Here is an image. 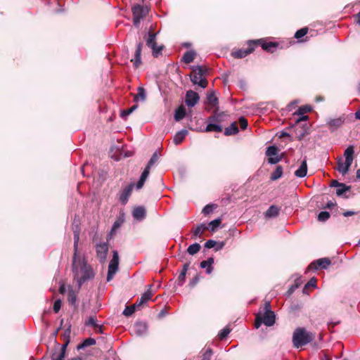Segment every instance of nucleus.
I'll return each mask as SVG.
<instances>
[{
    "label": "nucleus",
    "mask_w": 360,
    "mask_h": 360,
    "mask_svg": "<svg viewBox=\"0 0 360 360\" xmlns=\"http://www.w3.org/2000/svg\"><path fill=\"white\" fill-rule=\"evenodd\" d=\"M276 316L273 311L271 310L270 302H265L262 310H261L256 316L255 326L258 328L262 323L266 326H271L274 324Z\"/></svg>",
    "instance_id": "nucleus-1"
},
{
    "label": "nucleus",
    "mask_w": 360,
    "mask_h": 360,
    "mask_svg": "<svg viewBox=\"0 0 360 360\" xmlns=\"http://www.w3.org/2000/svg\"><path fill=\"white\" fill-rule=\"evenodd\" d=\"M315 334L309 332L304 328H297L292 335V344L294 347L300 348L312 342Z\"/></svg>",
    "instance_id": "nucleus-2"
},
{
    "label": "nucleus",
    "mask_w": 360,
    "mask_h": 360,
    "mask_svg": "<svg viewBox=\"0 0 360 360\" xmlns=\"http://www.w3.org/2000/svg\"><path fill=\"white\" fill-rule=\"evenodd\" d=\"M190 74L191 81L193 84H198L199 86L205 89L207 86L208 81L205 77L210 69L206 66L193 65L191 67Z\"/></svg>",
    "instance_id": "nucleus-3"
},
{
    "label": "nucleus",
    "mask_w": 360,
    "mask_h": 360,
    "mask_svg": "<svg viewBox=\"0 0 360 360\" xmlns=\"http://www.w3.org/2000/svg\"><path fill=\"white\" fill-rule=\"evenodd\" d=\"M157 33L153 32H148V37L146 40V45L152 49V55L158 58L162 55V51L165 49L164 45L158 46L156 43Z\"/></svg>",
    "instance_id": "nucleus-4"
},
{
    "label": "nucleus",
    "mask_w": 360,
    "mask_h": 360,
    "mask_svg": "<svg viewBox=\"0 0 360 360\" xmlns=\"http://www.w3.org/2000/svg\"><path fill=\"white\" fill-rule=\"evenodd\" d=\"M158 160V155L157 153H154L153 155H152L151 158L150 159L149 162H148L147 166L143 171L139 180L138 181V182L136 184V189H138V190L141 189L143 186L146 179L148 177V175L150 174V170L151 167Z\"/></svg>",
    "instance_id": "nucleus-5"
},
{
    "label": "nucleus",
    "mask_w": 360,
    "mask_h": 360,
    "mask_svg": "<svg viewBox=\"0 0 360 360\" xmlns=\"http://www.w3.org/2000/svg\"><path fill=\"white\" fill-rule=\"evenodd\" d=\"M133 22L135 26L140 24L141 20L143 19L148 13L147 7H143L140 4L134 5L132 8Z\"/></svg>",
    "instance_id": "nucleus-6"
},
{
    "label": "nucleus",
    "mask_w": 360,
    "mask_h": 360,
    "mask_svg": "<svg viewBox=\"0 0 360 360\" xmlns=\"http://www.w3.org/2000/svg\"><path fill=\"white\" fill-rule=\"evenodd\" d=\"M255 49L258 46H261L262 49L269 53H274V49L278 46V43L275 41H266L264 39H254L252 40Z\"/></svg>",
    "instance_id": "nucleus-7"
},
{
    "label": "nucleus",
    "mask_w": 360,
    "mask_h": 360,
    "mask_svg": "<svg viewBox=\"0 0 360 360\" xmlns=\"http://www.w3.org/2000/svg\"><path fill=\"white\" fill-rule=\"evenodd\" d=\"M118 266H119L118 252H117V251L114 250L112 258L110 260V264L108 265V275H107L108 281H110L112 278L113 276L115 274V273L117 271Z\"/></svg>",
    "instance_id": "nucleus-8"
},
{
    "label": "nucleus",
    "mask_w": 360,
    "mask_h": 360,
    "mask_svg": "<svg viewBox=\"0 0 360 360\" xmlns=\"http://www.w3.org/2000/svg\"><path fill=\"white\" fill-rule=\"evenodd\" d=\"M96 256L100 263H104L106 260L109 245L108 242H103L96 244L95 246Z\"/></svg>",
    "instance_id": "nucleus-9"
},
{
    "label": "nucleus",
    "mask_w": 360,
    "mask_h": 360,
    "mask_svg": "<svg viewBox=\"0 0 360 360\" xmlns=\"http://www.w3.org/2000/svg\"><path fill=\"white\" fill-rule=\"evenodd\" d=\"M248 48L247 49H236L232 51L231 56L234 58H243L247 56L248 55L252 53L255 49L254 47V44L252 40H248L247 41Z\"/></svg>",
    "instance_id": "nucleus-10"
},
{
    "label": "nucleus",
    "mask_w": 360,
    "mask_h": 360,
    "mask_svg": "<svg viewBox=\"0 0 360 360\" xmlns=\"http://www.w3.org/2000/svg\"><path fill=\"white\" fill-rule=\"evenodd\" d=\"M134 186V183H131L119 191L117 195L122 205H124L128 202Z\"/></svg>",
    "instance_id": "nucleus-11"
},
{
    "label": "nucleus",
    "mask_w": 360,
    "mask_h": 360,
    "mask_svg": "<svg viewBox=\"0 0 360 360\" xmlns=\"http://www.w3.org/2000/svg\"><path fill=\"white\" fill-rule=\"evenodd\" d=\"M331 264V261L328 257L316 259L312 262L307 267V271H316L319 269H326Z\"/></svg>",
    "instance_id": "nucleus-12"
},
{
    "label": "nucleus",
    "mask_w": 360,
    "mask_h": 360,
    "mask_svg": "<svg viewBox=\"0 0 360 360\" xmlns=\"http://www.w3.org/2000/svg\"><path fill=\"white\" fill-rule=\"evenodd\" d=\"M200 96L198 93L193 90L186 92L185 103L188 107L195 106L199 101Z\"/></svg>",
    "instance_id": "nucleus-13"
},
{
    "label": "nucleus",
    "mask_w": 360,
    "mask_h": 360,
    "mask_svg": "<svg viewBox=\"0 0 360 360\" xmlns=\"http://www.w3.org/2000/svg\"><path fill=\"white\" fill-rule=\"evenodd\" d=\"M226 115L224 112L219 111V107H217L212 114L207 118L208 122H214L219 124L224 121V117Z\"/></svg>",
    "instance_id": "nucleus-14"
},
{
    "label": "nucleus",
    "mask_w": 360,
    "mask_h": 360,
    "mask_svg": "<svg viewBox=\"0 0 360 360\" xmlns=\"http://www.w3.org/2000/svg\"><path fill=\"white\" fill-rule=\"evenodd\" d=\"M143 48V43L139 42L137 46L136 51L134 52V58L131 59V61L134 63L135 68H139L141 64V51Z\"/></svg>",
    "instance_id": "nucleus-15"
},
{
    "label": "nucleus",
    "mask_w": 360,
    "mask_h": 360,
    "mask_svg": "<svg viewBox=\"0 0 360 360\" xmlns=\"http://www.w3.org/2000/svg\"><path fill=\"white\" fill-rule=\"evenodd\" d=\"M152 285H148L147 286L148 289L146 290V292H145L141 297V298L136 302V304H137V307H141V305H143L144 303L147 302L148 301H149L153 293L152 292Z\"/></svg>",
    "instance_id": "nucleus-16"
},
{
    "label": "nucleus",
    "mask_w": 360,
    "mask_h": 360,
    "mask_svg": "<svg viewBox=\"0 0 360 360\" xmlns=\"http://www.w3.org/2000/svg\"><path fill=\"white\" fill-rule=\"evenodd\" d=\"M295 127L297 138L300 141H301L307 134H309V127L307 124L299 125L297 127L295 124Z\"/></svg>",
    "instance_id": "nucleus-17"
},
{
    "label": "nucleus",
    "mask_w": 360,
    "mask_h": 360,
    "mask_svg": "<svg viewBox=\"0 0 360 360\" xmlns=\"http://www.w3.org/2000/svg\"><path fill=\"white\" fill-rule=\"evenodd\" d=\"M146 215V211L144 207L139 206L134 209L132 212V216L134 219L141 221L145 218Z\"/></svg>",
    "instance_id": "nucleus-18"
},
{
    "label": "nucleus",
    "mask_w": 360,
    "mask_h": 360,
    "mask_svg": "<svg viewBox=\"0 0 360 360\" xmlns=\"http://www.w3.org/2000/svg\"><path fill=\"white\" fill-rule=\"evenodd\" d=\"M82 270L83 271L84 274L79 279V285L85 282L86 280L94 277V273L92 270L91 268L87 267L85 264H84L83 266L82 267Z\"/></svg>",
    "instance_id": "nucleus-19"
},
{
    "label": "nucleus",
    "mask_w": 360,
    "mask_h": 360,
    "mask_svg": "<svg viewBox=\"0 0 360 360\" xmlns=\"http://www.w3.org/2000/svg\"><path fill=\"white\" fill-rule=\"evenodd\" d=\"M337 165H338V166H337L336 169H338V171L340 173H341L343 175L346 174L348 172V171L352 165L351 163L347 164V162H346V161L343 162L342 158H340L338 160Z\"/></svg>",
    "instance_id": "nucleus-20"
},
{
    "label": "nucleus",
    "mask_w": 360,
    "mask_h": 360,
    "mask_svg": "<svg viewBox=\"0 0 360 360\" xmlns=\"http://www.w3.org/2000/svg\"><path fill=\"white\" fill-rule=\"evenodd\" d=\"M188 268H189V263H186L183 265V269L181 271L180 274L179 275L177 280L176 281V283H177L178 285L181 286L184 283V282L186 281V273H187Z\"/></svg>",
    "instance_id": "nucleus-21"
},
{
    "label": "nucleus",
    "mask_w": 360,
    "mask_h": 360,
    "mask_svg": "<svg viewBox=\"0 0 360 360\" xmlns=\"http://www.w3.org/2000/svg\"><path fill=\"white\" fill-rule=\"evenodd\" d=\"M148 329L147 324L143 322H136L133 326L134 333L138 335L144 334Z\"/></svg>",
    "instance_id": "nucleus-22"
},
{
    "label": "nucleus",
    "mask_w": 360,
    "mask_h": 360,
    "mask_svg": "<svg viewBox=\"0 0 360 360\" xmlns=\"http://www.w3.org/2000/svg\"><path fill=\"white\" fill-rule=\"evenodd\" d=\"M307 174V160L304 159L300 167L295 172V175L297 176V177H299V178H302V177H304Z\"/></svg>",
    "instance_id": "nucleus-23"
},
{
    "label": "nucleus",
    "mask_w": 360,
    "mask_h": 360,
    "mask_svg": "<svg viewBox=\"0 0 360 360\" xmlns=\"http://www.w3.org/2000/svg\"><path fill=\"white\" fill-rule=\"evenodd\" d=\"M281 207L276 205H271L266 211L264 216L267 218L276 217L279 214Z\"/></svg>",
    "instance_id": "nucleus-24"
},
{
    "label": "nucleus",
    "mask_w": 360,
    "mask_h": 360,
    "mask_svg": "<svg viewBox=\"0 0 360 360\" xmlns=\"http://www.w3.org/2000/svg\"><path fill=\"white\" fill-rule=\"evenodd\" d=\"M196 56V53L193 50L188 51L184 53V54L182 56L181 61L189 64L193 61Z\"/></svg>",
    "instance_id": "nucleus-25"
},
{
    "label": "nucleus",
    "mask_w": 360,
    "mask_h": 360,
    "mask_svg": "<svg viewBox=\"0 0 360 360\" xmlns=\"http://www.w3.org/2000/svg\"><path fill=\"white\" fill-rule=\"evenodd\" d=\"M188 134V131L186 129H182L180 131H178L174 136L173 141L175 145H179L183 142L186 136Z\"/></svg>",
    "instance_id": "nucleus-26"
},
{
    "label": "nucleus",
    "mask_w": 360,
    "mask_h": 360,
    "mask_svg": "<svg viewBox=\"0 0 360 360\" xmlns=\"http://www.w3.org/2000/svg\"><path fill=\"white\" fill-rule=\"evenodd\" d=\"M223 131V128L220 124H216L214 122H209L207 125L206 128L204 129V132H221Z\"/></svg>",
    "instance_id": "nucleus-27"
},
{
    "label": "nucleus",
    "mask_w": 360,
    "mask_h": 360,
    "mask_svg": "<svg viewBox=\"0 0 360 360\" xmlns=\"http://www.w3.org/2000/svg\"><path fill=\"white\" fill-rule=\"evenodd\" d=\"M138 93L136 94H132L134 96V101L138 102L139 100L142 101H146V94L145 89L143 86H139L137 89Z\"/></svg>",
    "instance_id": "nucleus-28"
},
{
    "label": "nucleus",
    "mask_w": 360,
    "mask_h": 360,
    "mask_svg": "<svg viewBox=\"0 0 360 360\" xmlns=\"http://www.w3.org/2000/svg\"><path fill=\"white\" fill-rule=\"evenodd\" d=\"M79 233H75L74 234V248H75V253L73 257V262H72V269L73 270L76 269L77 267V245H78V241H79Z\"/></svg>",
    "instance_id": "nucleus-29"
},
{
    "label": "nucleus",
    "mask_w": 360,
    "mask_h": 360,
    "mask_svg": "<svg viewBox=\"0 0 360 360\" xmlns=\"http://www.w3.org/2000/svg\"><path fill=\"white\" fill-rule=\"evenodd\" d=\"M354 146H349L347 148V149L345 150L344 156L345 157V161L348 163L352 164L353 159H354Z\"/></svg>",
    "instance_id": "nucleus-30"
},
{
    "label": "nucleus",
    "mask_w": 360,
    "mask_h": 360,
    "mask_svg": "<svg viewBox=\"0 0 360 360\" xmlns=\"http://www.w3.org/2000/svg\"><path fill=\"white\" fill-rule=\"evenodd\" d=\"M238 131H239V130H238L237 123L236 122H233V123H231V124L229 127L225 128L224 135L225 136L235 135Z\"/></svg>",
    "instance_id": "nucleus-31"
},
{
    "label": "nucleus",
    "mask_w": 360,
    "mask_h": 360,
    "mask_svg": "<svg viewBox=\"0 0 360 360\" xmlns=\"http://www.w3.org/2000/svg\"><path fill=\"white\" fill-rule=\"evenodd\" d=\"M70 334H71V326L70 325L68 328H66L61 335V338L63 340V345L64 347H67L68 344L70 342Z\"/></svg>",
    "instance_id": "nucleus-32"
},
{
    "label": "nucleus",
    "mask_w": 360,
    "mask_h": 360,
    "mask_svg": "<svg viewBox=\"0 0 360 360\" xmlns=\"http://www.w3.org/2000/svg\"><path fill=\"white\" fill-rule=\"evenodd\" d=\"M207 105L210 107L214 108V109L218 107L219 101L217 97L214 95V93H211L207 95Z\"/></svg>",
    "instance_id": "nucleus-33"
},
{
    "label": "nucleus",
    "mask_w": 360,
    "mask_h": 360,
    "mask_svg": "<svg viewBox=\"0 0 360 360\" xmlns=\"http://www.w3.org/2000/svg\"><path fill=\"white\" fill-rule=\"evenodd\" d=\"M186 116V109L181 105L175 110L174 120L179 122Z\"/></svg>",
    "instance_id": "nucleus-34"
},
{
    "label": "nucleus",
    "mask_w": 360,
    "mask_h": 360,
    "mask_svg": "<svg viewBox=\"0 0 360 360\" xmlns=\"http://www.w3.org/2000/svg\"><path fill=\"white\" fill-rule=\"evenodd\" d=\"M344 123V119L342 117H338L336 119H333L328 122V125L330 128L333 130L338 129Z\"/></svg>",
    "instance_id": "nucleus-35"
},
{
    "label": "nucleus",
    "mask_w": 360,
    "mask_h": 360,
    "mask_svg": "<svg viewBox=\"0 0 360 360\" xmlns=\"http://www.w3.org/2000/svg\"><path fill=\"white\" fill-rule=\"evenodd\" d=\"M77 292L72 289H70L68 293V302L75 306L77 302Z\"/></svg>",
    "instance_id": "nucleus-36"
},
{
    "label": "nucleus",
    "mask_w": 360,
    "mask_h": 360,
    "mask_svg": "<svg viewBox=\"0 0 360 360\" xmlns=\"http://www.w3.org/2000/svg\"><path fill=\"white\" fill-rule=\"evenodd\" d=\"M96 344V340L92 338H89L84 340L81 344H79L77 347V349H84L86 347L94 345Z\"/></svg>",
    "instance_id": "nucleus-37"
},
{
    "label": "nucleus",
    "mask_w": 360,
    "mask_h": 360,
    "mask_svg": "<svg viewBox=\"0 0 360 360\" xmlns=\"http://www.w3.org/2000/svg\"><path fill=\"white\" fill-rule=\"evenodd\" d=\"M283 175V167L281 165H278L275 171L271 174V180L276 181L281 178Z\"/></svg>",
    "instance_id": "nucleus-38"
},
{
    "label": "nucleus",
    "mask_w": 360,
    "mask_h": 360,
    "mask_svg": "<svg viewBox=\"0 0 360 360\" xmlns=\"http://www.w3.org/2000/svg\"><path fill=\"white\" fill-rule=\"evenodd\" d=\"M312 110L311 105H305L300 107L298 110L293 114L294 115H303L305 113L310 112Z\"/></svg>",
    "instance_id": "nucleus-39"
},
{
    "label": "nucleus",
    "mask_w": 360,
    "mask_h": 360,
    "mask_svg": "<svg viewBox=\"0 0 360 360\" xmlns=\"http://www.w3.org/2000/svg\"><path fill=\"white\" fill-rule=\"evenodd\" d=\"M350 190V186H347L345 184L342 183L341 185L336 189V195L338 196H342L347 191H349Z\"/></svg>",
    "instance_id": "nucleus-40"
},
{
    "label": "nucleus",
    "mask_w": 360,
    "mask_h": 360,
    "mask_svg": "<svg viewBox=\"0 0 360 360\" xmlns=\"http://www.w3.org/2000/svg\"><path fill=\"white\" fill-rule=\"evenodd\" d=\"M207 229H208V227L205 224H201L193 231V234L195 237L200 236Z\"/></svg>",
    "instance_id": "nucleus-41"
},
{
    "label": "nucleus",
    "mask_w": 360,
    "mask_h": 360,
    "mask_svg": "<svg viewBox=\"0 0 360 360\" xmlns=\"http://www.w3.org/2000/svg\"><path fill=\"white\" fill-rule=\"evenodd\" d=\"M302 284V281L301 280V278H297L295 281V283L292 284L290 288L287 291V295L288 296H290L293 292L295 290V289L298 288Z\"/></svg>",
    "instance_id": "nucleus-42"
},
{
    "label": "nucleus",
    "mask_w": 360,
    "mask_h": 360,
    "mask_svg": "<svg viewBox=\"0 0 360 360\" xmlns=\"http://www.w3.org/2000/svg\"><path fill=\"white\" fill-rule=\"evenodd\" d=\"M200 248H201L200 245L199 243H195L194 244L191 245L188 248L187 252L189 255H193L198 253L200 251Z\"/></svg>",
    "instance_id": "nucleus-43"
},
{
    "label": "nucleus",
    "mask_w": 360,
    "mask_h": 360,
    "mask_svg": "<svg viewBox=\"0 0 360 360\" xmlns=\"http://www.w3.org/2000/svg\"><path fill=\"white\" fill-rule=\"evenodd\" d=\"M212 355V349L210 347L207 348L205 351L202 352V355L200 356V360H211Z\"/></svg>",
    "instance_id": "nucleus-44"
},
{
    "label": "nucleus",
    "mask_w": 360,
    "mask_h": 360,
    "mask_svg": "<svg viewBox=\"0 0 360 360\" xmlns=\"http://www.w3.org/2000/svg\"><path fill=\"white\" fill-rule=\"evenodd\" d=\"M97 319L96 316H91L85 321V326H92L94 328L98 327Z\"/></svg>",
    "instance_id": "nucleus-45"
},
{
    "label": "nucleus",
    "mask_w": 360,
    "mask_h": 360,
    "mask_svg": "<svg viewBox=\"0 0 360 360\" xmlns=\"http://www.w3.org/2000/svg\"><path fill=\"white\" fill-rule=\"evenodd\" d=\"M308 31H309V29L308 27H302L300 30H298L295 35H294V37L297 39H301L302 37H303L304 36H305L307 33H308Z\"/></svg>",
    "instance_id": "nucleus-46"
},
{
    "label": "nucleus",
    "mask_w": 360,
    "mask_h": 360,
    "mask_svg": "<svg viewBox=\"0 0 360 360\" xmlns=\"http://www.w3.org/2000/svg\"><path fill=\"white\" fill-rule=\"evenodd\" d=\"M136 307H138L136 304L127 306L122 314L126 316H129L134 313Z\"/></svg>",
    "instance_id": "nucleus-47"
},
{
    "label": "nucleus",
    "mask_w": 360,
    "mask_h": 360,
    "mask_svg": "<svg viewBox=\"0 0 360 360\" xmlns=\"http://www.w3.org/2000/svg\"><path fill=\"white\" fill-rule=\"evenodd\" d=\"M138 105L135 104L132 105L131 108L124 110L121 112V117L125 119L128 115H129L131 112H133L136 109H137Z\"/></svg>",
    "instance_id": "nucleus-48"
},
{
    "label": "nucleus",
    "mask_w": 360,
    "mask_h": 360,
    "mask_svg": "<svg viewBox=\"0 0 360 360\" xmlns=\"http://www.w3.org/2000/svg\"><path fill=\"white\" fill-rule=\"evenodd\" d=\"M278 149L276 146H271L267 148V150L266 151V155L267 156H269V158H270L271 156L276 155L278 153Z\"/></svg>",
    "instance_id": "nucleus-49"
},
{
    "label": "nucleus",
    "mask_w": 360,
    "mask_h": 360,
    "mask_svg": "<svg viewBox=\"0 0 360 360\" xmlns=\"http://www.w3.org/2000/svg\"><path fill=\"white\" fill-rule=\"evenodd\" d=\"M230 332L231 329L228 326H226L220 330V332L218 334V337L220 340H223L228 336Z\"/></svg>",
    "instance_id": "nucleus-50"
},
{
    "label": "nucleus",
    "mask_w": 360,
    "mask_h": 360,
    "mask_svg": "<svg viewBox=\"0 0 360 360\" xmlns=\"http://www.w3.org/2000/svg\"><path fill=\"white\" fill-rule=\"evenodd\" d=\"M221 223V219L219 218L210 221L209 224V226L210 227V231L212 232L216 230V229L218 226H219Z\"/></svg>",
    "instance_id": "nucleus-51"
},
{
    "label": "nucleus",
    "mask_w": 360,
    "mask_h": 360,
    "mask_svg": "<svg viewBox=\"0 0 360 360\" xmlns=\"http://www.w3.org/2000/svg\"><path fill=\"white\" fill-rule=\"evenodd\" d=\"M217 207V205H214V204H209V205H207L203 209H202V212L207 215V214H209L210 213H211L213 210L214 208Z\"/></svg>",
    "instance_id": "nucleus-52"
},
{
    "label": "nucleus",
    "mask_w": 360,
    "mask_h": 360,
    "mask_svg": "<svg viewBox=\"0 0 360 360\" xmlns=\"http://www.w3.org/2000/svg\"><path fill=\"white\" fill-rule=\"evenodd\" d=\"M330 218V214L328 212L323 211L321 212L318 215V219L320 221H326Z\"/></svg>",
    "instance_id": "nucleus-53"
},
{
    "label": "nucleus",
    "mask_w": 360,
    "mask_h": 360,
    "mask_svg": "<svg viewBox=\"0 0 360 360\" xmlns=\"http://www.w3.org/2000/svg\"><path fill=\"white\" fill-rule=\"evenodd\" d=\"M200 276L199 274H195L192 279H191L188 285L191 288H194L200 281Z\"/></svg>",
    "instance_id": "nucleus-54"
},
{
    "label": "nucleus",
    "mask_w": 360,
    "mask_h": 360,
    "mask_svg": "<svg viewBox=\"0 0 360 360\" xmlns=\"http://www.w3.org/2000/svg\"><path fill=\"white\" fill-rule=\"evenodd\" d=\"M200 266L202 268V269H205L206 268V273L208 274H210L212 272V270H213V267L212 266H210L207 262L205 260H203L200 262Z\"/></svg>",
    "instance_id": "nucleus-55"
},
{
    "label": "nucleus",
    "mask_w": 360,
    "mask_h": 360,
    "mask_svg": "<svg viewBox=\"0 0 360 360\" xmlns=\"http://www.w3.org/2000/svg\"><path fill=\"white\" fill-rule=\"evenodd\" d=\"M238 123L240 124V128L244 130L246 129L248 127V120L244 117H240L238 120Z\"/></svg>",
    "instance_id": "nucleus-56"
},
{
    "label": "nucleus",
    "mask_w": 360,
    "mask_h": 360,
    "mask_svg": "<svg viewBox=\"0 0 360 360\" xmlns=\"http://www.w3.org/2000/svg\"><path fill=\"white\" fill-rule=\"evenodd\" d=\"M316 283V279L315 278H311L307 284L304 285V288L303 289V292L304 293L306 291V289L309 287H315Z\"/></svg>",
    "instance_id": "nucleus-57"
},
{
    "label": "nucleus",
    "mask_w": 360,
    "mask_h": 360,
    "mask_svg": "<svg viewBox=\"0 0 360 360\" xmlns=\"http://www.w3.org/2000/svg\"><path fill=\"white\" fill-rule=\"evenodd\" d=\"M62 302L60 299L55 301L53 304V311L55 313H58L61 307Z\"/></svg>",
    "instance_id": "nucleus-58"
},
{
    "label": "nucleus",
    "mask_w": 360,
    "mask_h": 360,
    "mask_svg": "<svg viewBox=\"0 0 360 360\" xmlns=\"http://www.w3.org/2000/svg\"><path fill=\"white\" fill-rule=\"evenodd\" d=\"M309 119V116L308 115H302L301 117H298L296 121H295V124H296V126H299V125H302V124H301V122L302 121H307V120Z\"/></svg>",
    "instance_id": "nucleus-59"
},
{
    "label": "nucleus",
    "mask_w": 360,
    "mask_h": 360,
    "mask_svg": "<svg viewBox=\"0 0 360 360\" xmlns=\"http://www.w3.org/2000/svg\"><path fill=\"white\" fill-rule=\"evenodd\" d=\"M217 243L215 240H208L205 244V247L207 248H214L215 245H216Z\"/></svg>",
    "instance_id": "nucleus-60"
},
{
    "label": "nucleus",
    "mask_w": 360,
    "mask_h": 360,
    "mask_svg": "<svg viewBox=\"0 0 360 360\" xmlns=\"http://www.w3.org/2000/svg\"><path fill=\"white\" fill-rule=\"evenodd\" d=\"M340 323V321H337V322H330L328 323V330L330 332V333H333L334 332V327L339 324Z\"/></svg>",
    "instance_id": "nucleus-61"
},
{
    "label": "nucleus",
    "mask_w": 360,
    "mask_h": 360,
    "mask_svg": "<svg viewBox=\"0 0 360 360\" xmlns=\"http://www.w3.org/2000/svg\"><path fill=\"white\" fill-rule=\"evenodd\" d=\"M280 160H281L280 158H278V157H276V158L270 157L268 159V162L270 163V164H276Z\"/></svg>",
    "instance_id": "nucleus-62"
},
{
    "label": "nucleus",
    "mask_w": 360,
    "mask_h": 360,
    "mask_svg": "<svg viewBox=\"0 0 360 360\" xmlns=\"http://www.w3.org/2000/svg\"><path fill=\"white\" fill-rule=\"evenodd\" d=\"M66 348L67 347H64V345H62L60 353L57 359H63L65 358Z\"/></svg>",
    "instance_id": "nucleus-63"
},
{
    "label": "nucleus",
    "mask_w": 360,
    "mask_h": 360,
    "mask_svg": "<svg viewBox=\"0 0 360 360\" xmlns=\"http://www.w3.org/2000/svg\"><path fill=\"white\" fill-rule=\"evenodd\" d=\"M121 225V222L116 221L114 224L112 225V229H111V233L115 232Z\"/></svg>",
    "instance_id": "nucleus-64"
}]
</instances>
